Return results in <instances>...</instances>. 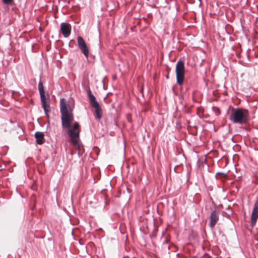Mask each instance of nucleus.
Here are the masks:
<instances>
[{"mask_svg":"<svg viewBox=\"0 0 258 258\" xmlns=\"http://www.w3.org/2000/svg\"><path fill=\"white\" fill-rule=\"evenodd\" d=\"M229 119L233 123L245 124L249 120V113L248 110L244 108H232Z\"/></svg>","mask_w":258,"mask_h":258,"instance_id":"2","label":"nucleus"},{"mask_svg":"<svg viewBox=\"0 0 258 258\" xmlns=\"http://www.w3.org/2000/svg\"><path fill=\"white\" fill-rule=\"evenodd\" d=\"M38 88L40 94L42 106L44 109L45 114L47 116H48L47 112L50 110V105L49 101H47L46 100L44 89L43 84L41 81H40L38 83Z\"/></svg>","mask_w":258,"mask_h":258,"instance_id":"4","label":"nucleus"},{"mask_svg":"<svg viewBox=\"0 0 258 258\" xmlns=\"http://www.w3.org/2000/svg\"><path fill=\"white\" fill-rule=\"evenodd\" d=\"M176 77L177 83L181 85L184 79L185 68L184 62L182 60H178L176 65Z\"/></svg>","mask_w":258,"mask_h":258,"instance_id":"3","label":"nucleus"},{"mask_svg":"<svg viewBox=\"0 0 258 258\" xmlns=\"http://www.w3.org/2000/svg\"><path fill=\"white\" fill-rule=\"evenodd\" d=\"M220 174H224L223 173H221V172H218L216 173V176H217L218 175H220Z\"/></svg>","mask_w":258,"mask_h":258,"instance_id":"15","label":"nucleus"},{"mask_svg":"<svg viewBox=\"0 0 258 258\" xmlns=\"http://www.w3.org/2000/svg\"><path fill=\"white\" fill-rule=\"evenodd\" d=\"M87 95L89 100L90 105L94 108L100 106L98 102L96 100L95 96L92 94L90 89L87 91Z\"/></svg>","mask_w":258,"mask_h":258,"instance_id":"9","label":"nucleus"},{"mask_svg":"<svg viewBox=\"0 0 258 258\" xmlns=\"http://www.w3.org/2000/svg\"><path fill=\"white\" fill-rule=\"evenodd\" d=\"M219 220V215L216 210H213L209 216V225L213 229Z\"/></svg>","mask_w":258,"mask_h":258,"instance_id":"6","label":"nucleus"},{"mask_svg":"<svg viewBox=\"0 0 258 258\" xmlns=\"http://www.w3.org/2000/svg\"><path fill=\"white\" fill-rule=\"evenodd\" d=\"M77 41L79 48L82 51L84 55L87 57L89 55V50L84 40L82 37L78 36L77 38Z\"/></svg>","mask_w":258,"mask_h":258,"instance_id":"5","label":"nucleus"},{"mask_svg":"<svg viewBox=\"0 0 258 258\" xmlns=\"http://www.w3.org/2000/svg\"><path fill=\"white\" fill-rule=\"evenodd\" d=\"M102 109L100 106L95 108L94 116L96 119L100 120L102 117Z\"/></svg>","mask_w":258,"mask_h":258,"instance_id":"12","label":"nucleus"},{"mask_svg":"<svg viewBox=\"0 0 258 258\" xmlns=\"http://www.w3.org/2000/svg\"><path fill=\"white\" fill-rule=\"evenodd\" d=\"M69 136L71 138L70 142L75 146H79L78 141L76 138L79 137V132H73L72 130H69V133H68Z\"/></svg>","mask_w":258,"mask_h":258,"instance_id":"10","label":"nucleus"},{"mask_svg":"<svg viewBox=\"0 0 258 258\" xmlns=\"http://www.w3.org/2000/svg\"><path fill=\"white\" fill-rule=\"evenodd\" d=\"M2 1L4 4L7 5L12 6L14 4V0H2Z\"/></svg>","mask_w":258,"mask_h":258,"instance_id":"13","label":"nucleus"},{"mask_svg":"<svg viewBox=\"0 0 258 258\" xmlns=\"http://www.w3.org/2000/svg\"><path fill=\"white\" fill-rule=\"evenodd\" d=\"M127 120H128V121L129 122H131L132 120H131V118L129 117V115H127Z\"/></svg>","mask_w":258,"mask_h":258,"instance_id":"14","label":"nucleus"},{"mask_svg":"<svg viewBox=\"0 0 258 258\" xmlns=\"http://www.w3.org/2000/svg\"><path fill=\"white\" fill-rule=\"evenodd\" d=\"M60 112L62 127L67 128L68 133H69V130H72L73 132H77L76 130L79 128V124L75 122L73 124V128H71V123L74 120V116L72 109L64 98H61L60 100Z\"/></svg>","mask_w":258,"mask_h":258,"instance_id":"1","label":"nucleus"},{"mask_svg":"<svg viewBox=\"0 0 258 258\" xmlns=\"http://www.w3.org/2000/svg\"><path fill=\"white\" fill-rule=\"evenodd\" d=\"M35 138L36 139V142L38 145L42 144L44 142V134L42 132H37L35 134Z\"/></svg>","mask_w":258,"mask_h":258,"instance_id":"11","label":"nucleus"},{"mask_svg":"<svg viewBox=\"0 0 258 258\" xmlns=\"http://www.w3.org/2000/svg\"><path fill=\"white\" fill-rule=\"evenodd\" d=\"M60 30L65 38L68 37L71 34V27L67 23H62L60 24Z\"/></svg>","mask_w":258,"mask_h":258,"instance_id":"8","label":"nucleus"},{"mask_svg":"<svg viewBox=\"0 0 258 258\" xmlns=\"http://www.w3.org/2000/svg\"><path fill=\"white\" fill-rule=\"evenodd\" d=\"M258 218V200L254 204L253 209L251 215L250 223L253 227L254 226Z\"/></svg>","mask_w":258,"mask_h":258,"instance_id":"7","label":"nucleus"},{"mask_svg":"<svg viewBox=\"0 0 258 258\" xmlns=\"http://www.w3.org/2000/svg\"><path fill=\"white\" fill-rule=\"evenodd\" d=\"M166 79H168L169 78V76L168 75H166Z\"/></svg>","mask_w":258,"mask_h":258,"instance_id":"16","label":"nucleus"},{"mask_svg":"<svg viewBox=\"0 0 258 258\" xmlns=\"http://www.w3.org/2000/svg\"><path fill=\"white\" fill-rule=\"evenodd\" d=\"M199 1L200 2H201V1H202V0H199Z\"/></svg>","mask_w":258,"mask_h":258,"instance_id":"17","label":"nucleus"}]
</instances>
